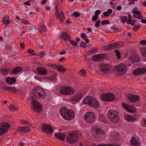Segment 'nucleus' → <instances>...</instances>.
Segmentation results:
<instances>
[{
	"label": "nucleus",
	"instance_id": "4",
	"mask_svg": "<svg viewBox=\"0 0 146 146\" xmlns=\"http://www.w3.org/2000/svg\"><path fill=\"white\" fill-rule=\"evenodd\" d=\"M117 111L114 110H109L107 113V116L109 120L113 123H117L119 118Z\"/></svg>",
	"mask_w": 146,
	"mask_h": 146
},
{
	"label": "nucleus",
	"instance_id": "27",
	"mask_svg": "<svg viewBox=\"0 0 146 146\" xmlns=\"http://www.w3.org/2000/svg\"><path fill=\"white\" fill-rule=\"evenodd\" d=\"M93 97L92 96H87L83 100V102L85 104L89 105Z\"/></svg>",
	"mask_w": 146,
	"mask_h": 146
},
{
	"label": "nucleus",
	"instance_id": "64",
	"mask_svg": "<svg viewBox=\"0 0 146 146\" xmlns=\"http://www.w3.org/2000/svg\"><path fill=\"white\" fill-rule=\"evenodd\" d=\"M27 121L25 120H21L20 122L21 123H22L23 124H26L27 123Z\"/></svg>",
	"mask_w": 146,
	"mask_h": 146
},
{
	"label": "nucleus",
	"instance_id": "3",
	"mask_svg": "<svg viewBox=\"0 0 146 146\" xmlns=\"http://www.w3.org/2000/svg\"><path fill=\"white\" fill-rule=\"evenodd\" d=\"M127 70V65L123 63H121L115 66L113 72L116 75L121 76L126 73Z\"/></svg>",
	"mask_w": 146,
	"mask_h": 146
},
{
	"label": "nucleus",
	"instance_id": "31",
	"mask_svg": "<svg viewBox=\"0 0 146 146\" xmlns=\"http://www.w3.org/2000/svg\"><path fill=\"white\" fill-rule=\"evenodd\" d=\"M99 119L100 121L105 123H107L108 122V120L102 114L99 115Z\"/></svg>",
	"mask_w": 146,
	"mask_h": 146
},
{
	"label": "nucleus",
	"instance_id": "54",
	"mask_svg": "<svg viewBox=\"0 0 146 146\" xmlns=\"http://www.w3.org/2000/svg\"><path fill=\"white\" fill-rule=\"evenodd\" d=\"M98 16H96L95 15L93 17L92 19V20L93 21H95L98 19Z\"/></svg>",
	"mask_w": 146,
	"mask_h": 146
},
{
	"label": "nucleus",
	"instance_id": "14",
	"mask_svg": "<svg viewBox=\"0 0 146 146\" xmlns=\"http://www.w3.org/2000/svg\"><path fill=\"white\" fill-rule=\"evenodd\" d=\"M41 128L43 131L47 134H50L53 131L52 127L48 124H43L42 125Z\"/></svg>",
	"mask_w": 146,
	"mask_h": 146
},
{
	"label": "nucleus",
	"instance_id": "60",
	"mask_svg": "<svg viewBox=\"0 0 146 146\" xmlns=\"http://www.w3.org/2000/svg\"><path fill=\"white\" fill-rule=\"evenodd\" d=\"M90 58L87 56V55L85 56V58L84 60L86 61H89L90 60Z\"/></svg>",
	"mask_w": 146,
	"mask_h": 146
},
{
	"label": "nucleus",
	"instance_id": "15",
	"mask_svg": "<svg viewBox=\"0 0 146 146\" xmlns=\"http://www.w3.org/2000/svg\"><path fill=\"white\" fill-rule=\"evenodd\" d=\"M56 15L57 18L59 20L61 23H63L65 19L64 13L62 11H60V13H59L58 10L57 9Z\"/></svg>",
	"mask_w": 146,
	"mask_h": 146
},
{
	"label": "nucleus",
	"instance_id": "45",
	"mask_svg": "<svg viewBox=\"0 0 146 146\" xmlns=\"http://www.w3.org/2000/svg\"><path fill=\"white\" fill-rule=\"evenodd\" d=\"M1 71L2 72V74L3 75H6L8 74L7 69H3L1 70Z\"/></svg>",
	"mask_w": 146,
	"mask_h": 146
},
{
	"label": "nucleus",
	"instance_id": "41",
	"mask_svg": "<svg viewBox=\"0 0 146 146\" xmlns=\"http://www.w3.org/2000/svg\"><path fill=\"white\" fill-rule=\"evenodd\" d=\"M46 54L45 52L44 51H40L38 53V56L40 55V58L43 57L46 55Z\"/></svg>",
	"mask_w": 146,
	"mask_h": 146
},
{
	"label": "nucleus",
	"instance_id": "16",
	"mask_svg": "<svg viewBox=\"0 0 146 146\" xmlns=\"http://www.w3.org/2000/svg\"><path fill=\"white\" fill-rule=\"evenodd\" d=\"M106 56L105 54H100L93 55L92 59L94 61H99L103 59Z\"/></svg>",
	"mask_w": 146,
	"mask_h": 146
},
{
	"label": "nucleus",
	"instance_id": "43",
	"mask_svg": "<svg viewBox=\"0 0 146 146\" xmlns=\"http://www.w3.org/2000/svg\"><path fill=\"white\" fill-rule=\"evenodd\" d=\"M49 66H52L53 69L57 70L58 65L55 64H52Z\"/></svg>",
	"mask_w": 146,
	"mask_h": 146
},
{
	"label": "nucleus",
	"instance_id": "61",
	"mask_svg": "<svg viewBox=\"0 0 146 146\" xmlns=\"http://www.w3.org/2000/svg\"><path fill=\"white\" fill-rule=\"evenodd\" d=\"M98 50V48H93L92 50L90 51V52L92 53H94L95 52L97 51Z\"/></svg>",
	"mask_w": 146,
	"mask_h": 146
},
{
	"label": "nucleus",
	"instance_id": "19",
	"mask_svg": "<svg viewBox=\"0 0 146 146\" xmlns=\"http://www.w3.org/2000/svg\"><path fill=\"white\" fill-rule=\"evenodd\" d=\"M125 118L128 121L134 122L137 119V117L136 115H133V116L129 115H125Z\"/></svg>",
	"mask_w": 146,
	"mask_h": 146
},
{
	"label": "nucleus",
	"instance_id": "46",
	"mask_svg": "<svg viewBox=\"0 0 146 146\" xmlns=\"http://www.w3.org/2000/svg\"><path fill=\"white\" fill-rule=\"evenodd\" d=\"M87 45L84 42H82L80 44V46L82 48H86L87 47Z\"/></svg>",
	"mask_w": 146,
	"mask_h": 146
},
{
	"label": "nucleus",
	"instance_id": "6",
	"mask_svg": "<svg viewBox=\"0 0 146 146\" xmlns=\"http://www.w3.org/2000/svg\"><path fill=\"white\" fill-rule=\"evenodd\" d=\"M75 92V90L74 89L68 86L62 87L59 91L61 94L66 95H72Z\"/></svg>",
	"mask_w": 146,
	"mask_h": 146
},
{
	"label": "nucleus",
	"instance_id": "11",
	"mask_svg": "<svg viewBox=\"0 0 146 146\" xmlns=\"http://www.w3.org/2000/svg\"><path fill=\"white\" fill-rule=\"evenodd\" d=\"M115 97L112 93L104 94L101 97L102 100H104L106 101H111L115 100Z\"/></svg>",
	"mask_w": 146,
	"mask_h": 146
},
{
	"label": "nucleus",
	"instance_id": "18",
	"mask_svg": "<svg viewBox=\"0 0 146 146\" xmlns=\"http://www.w3.org/2000/svg\"><path fill=\"white\" fill-rule=\"evenodd\" d=\"M83 94H82L78 93L73 96L72 98V100L74 102V104L77 103L82 98Z\"/></svg>",
	"mask_w": 146,
	"mask_h": 146
},
{
	"label": "nucleus",
	"instance_id": "58",
	"mask_svg": "<svg viewBox=\"0 0 146 146\" xmlns=\"http://www.w3.org/2000/svg\"><path fill=\"white\" fill-rule=\"evenodd\" d=\"M101 11L100 10H98L95 12V15L98 16V15L100 14Z\"/></svg>",
	"mask_w": 146,
	"mask_h": 146
},
{
	"label": "nucleus",
	"instance_id": "28",
	"mask_svg": "<svg viewBox=\"0 0 146 146\" xmlns=\"http://www.w3.org/2000/svg\"><path fill=\"white\" fill-rule=\"evenodd\" d=\"M115 48H120L124 46V42H117L114 43Z\"/></svg>",
	"mask_w": 146,
	"mask_h": 146
},
{
	"label": "nucleus",
	"instance_id": "55",
	"mask_svg": "<svg viewBox=\"0 0 146 146\" xmlns=\"http://www.w3.org/2000/svg\"><path fill=\"white\" fill-rule=\"evenodd\" d=\"M140 44L143 45H146V41L145 40H141L139 42Z\"/></svg>",
	"mask_w": 146,
	"mask_h": 146
},
{
	"label": "nucleus",
	"instance_id": "57",
	"mask_svg": "<svg viewBox=\"0 0 146 146\" xmlns=\"http://www.w3.org/2000/svg\"><path fill=\"white\" fill-rule=\"evenodd\" d=\"M81 37L83 39H84L86 38V36L84 33H82L81 34Z\"/></svg>",
	"mask_w": 146,
	"mask_h": 146
},
{
	"label": "nucleus",
	"instance_id": "47",
	"mask_svg": "<svg viewBox=\"0 0 146 146\" xmlns=\"http://www.w3.org/2000/svg\"><path fill=\"white\" fill-rule=\"evenodd\" d=\"M133 17L135 19H142L143 18L141 14V13L140 14L138 15V17H137L135 15H133Z\"/></svg>",
	"mask_w": 146,
	"mask_h": 146
},
{
	"label": "nucleus",
	"instance_id": "20",
	"mask_svg": "<svg viewBox=\"0 0 146 146\" xmlns=\"http://www.w3.org/2000/svg\"><path fill=\"white\" fill-rule=\"evenodd\" d=\"M36 71L38 73L40 74L46 75L48 73V71L43 67L37 68Z\"/></svg>",
	"mask_w": 146,
	"mask_h": 146
},
{
	"label": "nucleus",
	"instance_id": "22",
	"mask_svg": "<svg viewBox=\"0 0 146 146\" xmlns=\"http://www.w3.org/2000/svg\"><path fill=\"white\" fill-rule=\"evenodd\" d=\"M17 131L19 132L27 133L28 132H30L31 130L29 129L28 127L27 126H24L18 127L17 129Z\"/></svg>",
	"mask_w": 146,
	"mask_h": 146
},
{
	"label": "nucleus",
	"instance_id": "9",
	"mask_svg": "<svg viewBox=\"0 0 146 146\" xmlns=\"http://www.w3.org/2000/svg\"><path fill=\"white\" fill-rule=\"evenodd\" d=\"M11 125L8 123L4 122L0 124V136L6 133L10 128Z\"/></svg>",
	"mask_w": 146,
	"mask_h": 146
},
{
	"label": "nucleus",
	"instance_id": "8",
	"mask_svg": "<svg viewBox=\"0 0 146 146\" xmlns=\"http://www.w3.org/2000/svg\"><path fill=\"white\" fill-rule=\"evenodd\" d=\"M32 108L35 112L39 113L42 111V108L41 103L35 100H33L32 102Z\"/></svg>",
	"mask_w": 146,
	"mask_h": 146
},
{
	"label": "nucleus",
	"instance_id": "25",
	"mask_svg": "<svg viewBox=\"0 0 146 146\" xmlns=\"http://www.w3.org/2000/svg\"><path fill=\"white\" fill-rule=\"evenodd\" d=\"M23 70L22 68L21 67H17L12 70L11 72L12 74H18L19 72Z\"/></svg>",
	"mask_w": 146,
	"mask_h": 146
},
{
	"label": "nucleus",
	"instance_id": "26",
	"mask_svg": "<svg viewBox=\"0 0 146 146\" xmlns=\"http://www.w3.org/2000/svg\"><path fill=\"white\" fill-rule=\"evenodd\" d=\"M62 37L65 41H69L70 40V35L66 32H62Z\"/></svg>",
	"mask_w": 146,
	"mask_h": 146
},
{
	"label": "nucleus",
	"instance_id": "17",
	"mask_svg": "<svg viewBox=\"0 0 146 146\" xmlns=\"http://www.w3.org/2000/svg\"><path fill=\"white\" fill-rule=\"evenodd\" d=\"M128 99L132 102H136L140 100L139 96L133 94H130L127 97Z\"/></svg>",
	"mask_w": 146,
	"mask_h": 146
},
{
	"label": "nucleus",
	"instance_id": "40",
	"mask_svg": "<svg viewBox=\"0 0 146 146\" xmlns=\"http://www.w3.org/2000/svg\"><path fill=\"white\" fill-rule=\"evenodd\" d=\"M141 50L142 55L146 57V48H141Z\"/></svg>",
	"mask_w": 146,
	"mask_h": 146
},
{
	"label": "nucleus",
	"instance_id": "38",
	"mask_svg": "<svg viewBox=\"0 0 146 146\" xmlns=\"http://www.w3.org/2000/svg\"><path fill=\"white\" fill-rule=\"evenodd\" d=\"M46 28L45 26H43L40 27L39 29L40 33H42L46 30Z\"/></svg>",
	"mask_w": 146,
	"mask_h": 146
},
{
	"label": "nucleus",
	"instance_id": "50",
	"mask_svg": "<svg viewBox=\"0 0 146 146\" xmlns=\"http://www.w3.org/2000/svg\"><path fill=\"white\" fill-rule=\"evenodd\" d=\"M100 20H98L96 23L95 27H98L100 25Z\"/></svg>",
	"mask_w": 146,
	"mask_h": 146
},
{
	"label": "nucleus",
	"instance_id": "23",
	"mask_svg": "<svg viewBox=\"0 0 146 146\" xmlns=\"http://www.w3.org/2000/svg\"><path fill=\"white\" fill-rule=\"evenodd\" d=\"M5 81L8 84L11 85L16 82V79L14 78L8 77L5 79Z\"/></svg>",
	"mask_w": 146,
	"mask_h": 146
},
{
	"label": "nucleus",
	"instance_id": "39",
	"mask_svg": "<svg viewBox=\"0 0 146 146\" xmlns=\"http://www.w3.org/2000/svg\"><path fill=\"white\" fill-rule=\"evenodd\" d=\"M86 73V71L84 69L81 70L80 71V76H85Z\"/></svg>",
	"mask_w": 146,
	"mask_h": 146
},
{
	"label": "nucleus",
	"instance_id": "63",
	"mask_svg": "<svg viewBox=\"0 0 146 146\" xmlns=\"http://www.w3.org/2000/svg\"><path fill=\"white\" fill-rule=\"evenodd\" d=\"M96 100V99L94 98L93 97L92 99V100H91V102L90 103V104H89V105L91 106L92 105V104H93L94 101H95Z\"/></svg>",
	"mask_w": 146,
	"mask_h": 146
},
{
	"label": "nucleus",
	"instance_id": "7",
	"mask_svg": "<svg viewBox=\"0 0 146 146\" xmlns=\"http://www.w3.org/2000/svg\"><path fill=\"white\" fill-rule=\"evenodd\" d=\"M112 68L110 64H102L100 66V69L103 74L106 76H108L111 72Z\"/></svg>",
	"mask_w": 146,
	"mask_h": 146
},
{
	"label": "nucleus",
	"instance_id": "35",
	"mask_svg": "<svg viewBox=\"0 0 146 146\" xmlns=\"http://www.w3.org/2000/svg\"><path fill=\"white\" fill-rule=\"evenodd\" d=\"M113 11L112 9H109L107 11L103 13L104 15L106 17H108L109 14H111L112 13Z\"/></svg>",
	"mask_w": 146,
	"mask_h": 146
},
{
	"label": "nucleus",
	"instance_id": "52",
	"mask_svg": "<svg viewBox=\"0 0 146 146\" xmlns=\"http://www.w3.org/2000/svg\"><path fill=\"white\" fill-rule=\"evenodd\" d=\"M93 146H114L113 145L111 144H109L107 145L105 144H100L98 145H94Z\"/></svg>",
	"mask_w": 146,
	"mask_h": 146
},
{
	"label": "nucleus",
	"instance_id": "1",
	"mask_svg": "<svg viewBox=\"0 0 146 146\" xmlns=\"http://www.w3.org/2000/svg\"><path fill=\"white\" fill-rule=\"evenodd\" d=\"M46 96V93L42 88L37 86L33 88L32 97L34 99H42L45 98Z\"/></svg>",
	"mask_w": 146,
	"mask_h": 146
},
{
	"label": "nucleus",
	"instance_id": "10",
	"mask_svg": "<svg viewBox=\"0 0 146 146\" xmlns=\"http://www.w3.org/2000/svg\"><path fill=\"white\" fill-rule=\"evenodd\" d=\"M84 119L87 122L92 123L95 119V114L92 112H87L84 116Z\"/></svg>",
	"mask_w": 146,
	"mask_h": 146
},
{
	"label": "nucleus",
	"instance_id": "29",
	"mask_svg": "<svg viewBox=\"0 0 146 146\" xmlns=\"http://www.w3.org/2000/svg\"><path fill=\"white\" fill-rule=\"evenodd\" d=\"M9 17L8 15L5 16L2 21V23L5 25H7L10 23Z\"/></svg>",
	"mask_w": 146,
	"mask_h": 146
},
{
	"label": "nucleus",
	"instance_id": "51",
	"mask_svg": "<svg viewBox=\"0 0 146 146\" xmlns=\"http://www.w3.org/2000/svg\"><path fill=\"white\" fill-rule=\"evenodd\" d=\"M132 13L133 14H134V15H139L140 14V12L139 11H137L135 10H133L132 11Z\"/></svg>",
	"mask_w": 146,
	"mask_h": 146
},
{
	"label": "nucleus",
	"instance_id": "24",
	"mask_svg": "<svg viewBox=\"0 0 146 146\" xmlns=\"http://www.w3.org/2000/svg\"><path fill=\"white\" fill-rule=\"evenodd\" d=\"M105 50H108L110 49H115L114 43L105 46L103 47Z\"/></svg>",
	"mask_w": 146,
	"mask_h": 146
},
{
	"label": "nucleus",
	"instance_id": "59",
	"mask_svg": "<svg viewBox=\"0 0 146 146\" xmlns=\"http://www.w3.org/2000/svg\"><path fill=\"white\" fill-rule=\"evenodd\" d=\"M22 23L25 24H28L29 23V22L28 21L25 19L22 20Z\"/></svg>",
	"mask_w": 146,
	"mask_h": 146
},
{
	"label": "nucleus",
	"instance_id": "34",
	"mask_svg": "<svg viewBox=\"0 0 146 146\" xmlns=\"http://www.w3.org/2000/svg\"><path fill=\"white\" fill-rule=\"evenodd\" d=\"M55 135L57 138L61 139L62 141H64V135L62 134H56Z\"/></svg>",
	"mask_w": 146,
	"mask_h": 146
},
{
	"label": "nucleus",
	"instance_id": "2",
	"mask_svg": "<svg viewBox=\"0 0 146 146\" xmlns=\"http://www.w3.org/2000/svg\"><path fill=\"white\" fill-rule=\"evenodd\" d=\"M60 112L61 115L66 119L70 120L74 118V111L72 110H68L65 107L61 108Z\"/></svg>",
	"mask_w": 146,
	"mask_h": 146
},
{
	"label": "nucleus",
	"instance_id": "13",
	"mask_svg": "<svg viewBox=\"0 0 146 146\" xmlns=\"http://www.w3.org/2000/svg\"><path fill=\"white\" fill-rule=\"evenodd\" d=\"M146 72V67L139 68L135 69L133 72L135 76H138L143 74Z\"/></svg>",
	"mask_w": 146,
	"mask_h": 146
},
{
	"label": "nucleus",
	"instance_id": "56",
	"mask_svg": "<svg viewBox=\"0 0 146 146\" xmlns=\"http://www.w3.org/2000/svg\"><path fill=\"white\" fill-rule=\"evenodd\" d=\"M112 29L115 32H118L119 30H118L117 28L115 26H113L112 27H111Z\"/></svg>",
	"mask_w": 146,
	"mask_h": 146
},
{
	"label": "nucleus",
	"instance_id": "30",
	"mask_svg": "<svg viewBox=\"0 0 146 146\" xmlns=\"http://www.w3.org/2000/svg\"><path fill=\"white\" fill-rule=\"evenodd\" d=\"M131 144L133 146H139V143L137 141L135 138L132 137L131 139Z\"/></svg>",
	"mask_w": 146,
	"mask_h": 146
},
{
	"label": "nucleus",
	"instance_id": "44",
	"mask_svg": "<svg viewBox=\"0 0 146 146\" xmlns=\"http://www.w3.org/2000/svg\"><path fill=\"white\" fill-rule=\"evenodd\" d=\"M120 19H121V21L123 23H125L127 20V18L126 17H120Z\"/></svg>",
	"mask_w": 146,
	"mask_h": 146
},
{
	"label": "nucleus",
	"instance_id": "12",
	"mask_svg": "<svg viewBox=\"0 0 146 146\" xmlns=\"http://www.w3.org/2000/svg\"><path fill=\"white\" fill-rule=\"evenodd\" d=\"M122 106L123 108L127 111L129 112L135 113L136 110L134 106L128 105L124 103L122 104Z\"/></svg>",
	"mask_w": 146,
	"mask_h": 146
},
{
	"label": "nucleus",
	"instance_id": "5",
	"mask_svg": "<svg viewBox=\"0 0 146 146\" xmlns=\"http://www.w3.org/2000/svg\"><path fill=\"white\" fill-rule=\"evenodd\" d=\"M78 135L76 132H72L68 135L66 139L67 141L70 144L76 142L78 139Z\"/></svg>",
	"mask_w": 146,
	"mask_h": 146
},
{
	"label": "nucleus",
	"instance_id": "21",
	"mask_svg": "<svg viewBox=\"0 0 146 146\" xmlns=\"http://www.w3.org/2000/svg\"><path fill=\"white\" fill-rule=\"evenodd\" d=\"M1 88L7 91H11L13 92H17L16 88L14 87H10L4 85L2 86Z\"/></svg>",
	"mask_w": 146,
	"mask_h": 146
},
{
	"label": "nucleus",
	"instance_id": "42",
	"mask_svg": "<svg viewBox=\"0 0 146 146\" xmlns=\"http://www.w3.org/2000/svg\"><path fill=\"white\" fill-rule=\"evenodd\" d=\"M115 52L117 53L116 56L118 59H119L121 58V53L119 51L117 50H115Z\"/></svg>",
	"mask_w": 146,
	"mask_h": 146
},
{
	"label": "nucleus",
	"instance_id": "49",
	"mask_svg": "<svg viewBox=\"0 0 146 146\" xmlns=\"http://www.w3.org/2000/svg\"><path fill=\"white\" fill-rule=\"evenodd\" d=\"M110 23V21L108 20H105L102 22V25H103L105 24H109Z\"/></svg>",
	"mask_w": 146,
	"mask_h": 146
},
{
	"label": "nucleus",
	"instance_id": "37",
	"mask_svg": "<svg viewBox=\"0 0 146 146\" xmlns=\"http://www.w3.org/2000/svg\"><path fill=\"white\" fill-rule=\"evenodd\" d=\"M57 70L59 72H65L66 71V68L62 66L58 65Z\"/></svg>",
	"mask_w": 146,
	"mask_h": 146
},
{
	"label": "nucleus",
	"instance_id": "33",
	"mask_svg": "<svg viewBox=\"0 0 146 146\" xmlns=\"http://www.w3.org/2000/svg\"><path fill=\"white\" fill-rule=\"evenodd\" d=\"M96 134L98 135H105V133L104 131H103L101 129L99 128H96L95 129Z\"/></svg>",
	"mask_w": 146,
	"mask_h": 146
},
{
	"label": "nucleus",
	"instance_id": "62",
	"mask_svg": "<svg viewBox=\"0 0 146 146\" xmlns=\"http://www.w3.org/2000/svg\"><path fill=\"white\" fill-rule=\"evenodd\" d=\"M140 27V26L139 25L135 26L133 27V29L135 31H137L139 29Z\"/></svg>",
	"mask_w": 146,
	"mask_h": 146
},
{
	"label": "nucleus",
	"instance_id": "36",
	"mask_svg": "<svg viewBox=\"0 0 146 146\" xmlns=\"http://www.w3.org/2000/svg\"><path fill=\"white\" fill-rule=\"evenodd\" d=\"M99 104L98 101L96 100L95 101H94L93 104L91 107L95 108H98L99 107Z\"/></svg>",
	"mask_w": 146,
	"mask_h": 146
},
{
	"label": "nucleus",
	"instance_id": "32",
	"mask_svg": "<svg viewBox=\"0 0 146 146\" xmlns=\"http://www.w3.org/2000/svg\"><path fill=\"white\" fill-rule=\"evenodd\" d=\"M8 108L9 110L11 111H15L18 110L19 109V108L17 106H15L13 105H10L9 106Z\"/></svg>",
	"mask_w": 146,
	"mask_h": 146
},
{
	"label": "nucleus",
	"instance_id": "48",
	"mask_svg": "<svg viewBox=\"0 0 146 146\" xmlns=\"http://www.w3.org/2000/svg\"><path fill=\"white\" fill-rule=\"evenodd\" d=\"M70 43L74 46H76L78 45V44L75 41L73 40H70Z\"/></svg>",
	"mask_w": 146,
	"mask_h": 146
},
{
	"label": "nucleus",
	"instance_id": "53",
	"mask_svg": "<svg viewBox=\"0 0 146 146\" xmlns=\"http://www.w3.org/2000/svg\"><path fill=\"white\" fill-rule=\"evenodd\" d=\"M73 15L75 17H79L80 15V14L78 12L76 11L74 12L73 13Z\"/></svg>",
	"mask_w": 146,
	"mask_h": 146
}]
</instances>
